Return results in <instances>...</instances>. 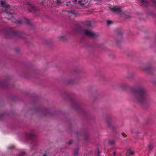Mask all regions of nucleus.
<instances>
[{
	"label": "nucleus",
	"mask_w": 156,
	"mask_h": 156,
	"mask_svg": "<svg viewBox=\"0 0 156 156\" xmlns=\"http://www.w3.org/2000/svg\"><path fill=\"white\" fill-rule=\"evenodd\" d=\"M134 97L140 102H142L145 100L146 94L144 89L141 88H138L133 92Z\"/></svg>",
	"instance_id": "nucleus-1"
},
{
	"label": "nucleus",
	"mask_w": 156,
	"mask_h": 156,
	"mask_svg": "<svg viewBox=\"0 0 156 156\" xmlns=\"http://www.w3.org/2000/svg\"><path fill=\"white\" fill-rule=\"evenodd\" d=\"M84 33L85 35L91 37H94L96 36V34L94 32L88 30H84Z\"/></svg>",
	"instance_id": "nucleus-2"
},
{
	"label": "nucleus",
	"mask_w": 156,
	"mask_h": 156,
	"mask_svg": "<svg viewBox=\"0 0 156 156\" xmlns=\"http://www.w3.org/2000/svg\"><path fill=\"white\" fill-rule=\"evenodd\" d=\"M27 5L29 8L28 9V10L30 12L35 11L37 10L36 8L34 6L31 4H28Z\"/></svg>",
	"instance_id": "nucleus-3"
},
{
	"label": "nucleus",
	"mask_w": 156,
	"mask_h": 156,
	"mask_svg": "<svg viewBox=\"0 0 156 156\" xmlns=\"http://www.w3.org/2000/svg\"><path fill=\"white\" fill-rule=\"evenodd\" d=\"M111 10L114 12H121V9L119 7H113L111 8Z\"/></svg>",
	"instance_id": "nucleus-4"
},
{
	"label": "nucleus",
	"mask_w": 156,
	"mask_h": 156,
	"mask_svg": "<svg viewBox=\"0 0 156 156\" xmlns=\"http://www.w3.org/2000/svg\"><path fill=\"white\" fill-rule=\"evenodd\" d=\"M26 136L29 139H34L36 137L33 133H26Z\"/></svg>",
	"instance_id": "nucleus-5"
},
{
	"label": "nucleus",
	"mask_w": 156,
	"mask_h": 156,
	"mask_svg": "<svg viewBox=\"0 0 156 156\" xmlns=\"http://www.w3.org/2000/svg\"><path fill=\"white\" fill-rule=\"evenodd\" d=\"M2 6L4 7L5 9H8L9 6L8 4H6L5 2L3 1H1L0 2Z\"/></svg>",
	"instance_id": "nucleus-6"
},
{
	"label": "nucleus",
	"mask_w": 156,
	"mask_h": 156,
	"mask_svg": "<svg viewBox=\"0 0 156 156\" xmlns=\"http://www.w3.org/2000/svg\"><path fill=\"white\" fill-rule=\"evenodd\" d=\"M126 154L129 155H133L134 154V152L133 151L129 150L127 151Z\"/></svg>",
	"instance_id": "nucleus-7"
},
{
	"label": "nucleus",
	"mask_w": 156,
	"mask_h": 156,
	"mask_svg": "<svg viewBox=\"0 0 156 156\" xmlns=\"http://www.w3.org/2000/svg\"><path fill=\"white\" fill-rule=\"evenodd\" d=\"M140 1L142 3V5H147V1H144V0H140Z\"/></svg>",
	"instance_id": "nucleus-8"
},
{
	"label": "nucleus",
	"mask_w": 156,
	"mask_h": 156,
	"mask_svg": "<svg viewBox=\"0 0 156 156\" xmlns=\"http://www.w3.org/2000/svg\"><path fill=\"white\" fill-rule=\"evenodd\" d=\"M115 141L113 140H110L109 142V144L110 145H113L115 144Z\"/></svg>",
	"instance_id": "nucleus-9"
},
{
	"label": "nucleus",
	"mask_w": 156,
	"mask_h": 156,
	"mask_svg": "<svg viewBox=\"0 0 156 156\" xmlns=\"http://www.w3.org/2000/svg\"><path fill=\"white\" fill-rule=\"evenodd\" d=\"M78 153V149L75 150L74 152V156H76Z\"/></svg>",
	"instance_id": "nucleus-10"
},
{
	"label": "nucleus",
	"mask_w": 156,
	"mask_h": 156,
	"mask_svg": "<svg viewBox=\"0 0 156 156\" xmlns=\"http://www.w3.org/2000/svg\"><path fill=\"white\" fill-rule=\"evenodd\" d=\"M25 154V153L23 151L19 155V156H23Z\"/></svg>",
	"instance_id": "nucleus-11"
},
{
	"label": "nucleus",
	"mask_w": 156,
	"mask_h": 156,
	"mask_svg": "<svg viewBox=\"0 0 156 156\" xmlns=\"http://www.w3.org/2000/svg\"><path fill=\"white\" fill-rule=\"evenodd\" d=\"M153 146L152 145L150 144L148 146V147L150 150H151L153 148Z\"/></svg>",
	"instance_id": "nucleus-12"
},
{
	"label": "nucleus",
	"mask_w": 156,
	"mask_h": 156,
	"mask_svg": "<svg viewBox=\"0 0 156 156\" xmlns=\"http://www.w3.org/2000/svg\"><path fill=\"white\" fill-rule=\"evenodd\" d=\"M107 23L108 25H110L112 23V22L111 21H107Z\"/></svg>",
	"instance_id": "nucleus-13"
},
{
	"label": "nucleus",
	"mask_w": 156,
	"mask_h": 156,
	"mask_svg": "<svg viewBox=\"0 0 156 156\" xmlns=\"http://www.w3.org/2000/svg\"><path fill=\"white\" fill-rule=\"evenodd\" d=\"M57 2L58 4H60L61 3V0H57Z\"/></svg>",
	"instance_id": "nucleus-14"
},
{
	"label": "nucleus",
	"mask_w": 156,
	"mask_h": 156,
	"mask_svg": "<svg viewBox=\"0 0 156 156\" xmlns=\"http://www.w3.org/2000/svg\"><path fill=\"white\" fill-rule=\"evenodd\" d=\"M122 134L123 136L124 137H125L126 136V134H125V133H122Z\"/></svg>",
	"instance_id": "nucleus-15"
},
{
	"label": "nucleus",
	"mask_w": 156,
	"mask_h": 156,
	"mask_svg": "<svg viewBox=\"0 0 156 156\" xmlns=\"http://www.w3.org/2000/svg\"><path fill=\"white\" fill-rule=\"evenodd\" d=\"M152 2L155 4H156V0H152Z\"/></svg>",
	"instance_id": "nucleus-16"
},
{
	"label": "nucleus",
	"mask_w": 156,
	"mask_h": 156,
	"mask_svg": "<svg viewBox=\"0 0 156 156\" xmlns=\"http://www.w3.org/2000/svg\"><path fill=\"white\" fill-rule=\"evenodd\" d=\"M115 154H116V152L115 151H114L113 152V154H114L113 156H115Z\"/></svg>",
	"instance_id": "nucleus-17"
},
{
	"label": "nucleus",
	"mask_w": 156,
	"mask_h": 156,
	"mask_svg": "<svg viewBox=\"0 0 156 156\" xmlns=\"http://www.w3.org/2000/svg\"><path fill=\"white\" fill-rule=\"evenodd\" d=\"M77 1V0H73V2H76Z\"/></svg>",
	"instance_id": "nucleus-18"
},
{
	"label": "nucleus",
	"mask_w": 156,
	"mask_h": 156,
	"mask_svg": "<svg viewBox=\"0 0 156 156\" xmlns=\"http://www.w3.org/2000/svg\"><path fill=\"white\" fill-rule=\"evenodd\" d=\"M17 23H18L20 24V23H21L22 22L21 21H18L17 22Z\"/></svg>",
	"instance_id": "nucleus-19"
},
{
	"label": "nucleus",
	"mask_w": 156,
	"mask_h": 156,
	"mask_svg": "<svg viewBox=\"0 0 156 156\" xmlns=\"http://www.w3.org/2000/svg\"><path fill=\"white\" fill-rule=\"evenodd\" d=\"M72 142V141H70L69 142V144H71Z\"/></svg>",
	"instance_id": "nucleus-20"
},
{
	"label": "nucleus",
	"mask_w": 156,
	"mask_h": 156,
	"mask_svg": "<svg viewBox=\"0 0 156 156\" xmlns=\"http://www.w3.org/2000/svg\"><path fill=\"white\" fill-rule=\"evenodd\" d=\"M5 12L6 13H9V12H7L6 10L5 11Z\"/></svg>",
	"instance_id": "nucleus-21"
},
{
	"label": "nucleus",
	"mask_w": 156,
	"mask_h": 156,
	"mask_svg": "<svg viewBox=\"0 0 156 156\" xmlns=\"http://www.w3.org/2000/svg\"><path fill=\"white\" fill-rule=\"evenodd\" d=\"M98 156H99V151H98Z\"/></svg>",
	"instance_id": "nucleus-22"
},
{
	"label": "nucleus",
	"mask_w": 156,
	"mask_h": 156,
	"mask_svg": "<svg viewBox=\"0 0 156 156\" xmlns=\"http://www.w3.org/2000/svg\"><path fill=\"white\" fill-rule=\"evenodd\" d=\"M81 2V1H78V3H79V4H80V2Z\"/></svg>",
	"instance_id": "nucleus-23"
},
{
	"label": "nucleus",
	"mask_w": 156,
	"mask_h": 156,
	"mask_svg": "<svg viewBox=\"0 0 156 156\" xmlns=\"http://www.w3.org/2000/svg\"><path fill=\"white\" fill-rule=\"evenodd\" d=\"M27 21H28V22H27V23L29 24V22H28V20H27Z\"/></svg>",
	"instance_id": "nucleus-24"
},
{
	"label": "nucleus",
	"mask_w": 156,
	"mask_h": 156,
	"mask_svg": "<svg viewBox=\"0 0 156 156\" xmlns=\"http://www.w3.org/2000/svg\"><path fill=\"white\" fill-rule=\"evenodd\" d=\"M46 156V155L44 154V155H43V156Z\"/></svg>",
	"instance_id": "nucleus-25"
}]
</instances>
